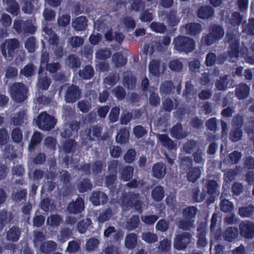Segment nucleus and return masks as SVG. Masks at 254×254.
<instances>
[{
    "mask_svg": "<svg viewBox=\"0 0 254 254\" xmlns=\"http://www.w3.org/2000/svg\"><path fill=\"white\" fill-rule=\"evenodd\" d=\"M112 52L110 49L103 48L98 49L95 53V58L99 60L105 61L111 57Z\"/></svg>",
    "mask_w": 254,
    "mask_h": 254,
    "instance_id": "30",
    "label": "nucleus"
},
{
    "mask_svg": "<svg viewBox=\"0 0 254 254\" xmlns=\"http://www.w3.org/2000/svg\"><path fill=\"white\" fill-rule=\"evenodd\" d=\"M157 138L160 140L162 145L168 149H173L176 147L173 141L167 135V134H160L157 135Z\"/></svg>",
    "mask_w": 254,
    "mask_h": 254,
    "instance_id": "22",
    "label": "nucleus"
},
{
    "mask_svg": "<svg viewBox=\"0 0 254 254\" xmlns=\"http://www.w3.org/2000/svg\"><path fill=\"white\" fill-rule=\"evenodd\" d=\"M185 28L187 34L191 36L199 34L202 30L201 24L196 22H191L186 24Z\"/></svg>",
    "mask_w": 254,
    "mask_h": 254,
    "instance_id": "18",
    "label": "nucleus"
},
{
    "mask_svg": "<svg viewBox=\"0 0 254 254\" xmlns=\"http://www.w3.org/2000/svg\"><path fill=\"white\" fill-rule=\"evenodd\" d=\"M226 42L229 44L228 54L231 58H238L240 56H247L248 49L245 46L240 48V40L236 34L228 32L225 37Z\"/></svg>",
    "mask_w": 254,
    "mask_h": 254,
    "instance_id": "1",
    "label": "nucleus"
},
{
    "mask_svg": "<svg viewBox=\"0 0 254 254\" xmlns=\"http://www.w3.org/2000/svg\"><path fill=\"white\" fill-rule=\"evenodd\" d=\"M197 209L194 206H189L183 211L182 214L185 218L193 220L196 214Z\"/></svg>",
    "mask_w": 254,
    "mask_h": 254,
    "instance_id": "48",
    "label": "nucleus"
},
{
    "mask_svg": "<svg viewBox=\"0 0 254 254\" xmlns=\"http://www.w3.org/2000/svg\"><path fill=\"white\" fill-rule=\"evenodd\" d=\"M238 235V229L231 227L228 228L223 234V237L226 241L232 242L237 237Z\"/></svg>",
    "mask_w": 254,
    "mask_h": 254,
    "instance_id": "32",
    "label": "nucleus"
},
{
    "mask_svg": "<svg viewBox=\"0 0 254 254\" xmlns=\"http://www.w3.org/2000/svg\"><path fill=\"white\" fill-rule=\"evenodd\" d=\"M136 78L132 75H127L124 77V83L127 89H132L135 86Z\"/></svg>",
    "mask_w": 254,
    "mask_h": 254,
    "instance_id": "58",
    "label": "nucleus"
},
{
    "mask_svg": "<svg viewBox=\"0 0 254 254\" xmlns=\"http://www.w3.org/2000/svg\"><path fill=\"white\" fill-rule=\"evenodd\" d=\"M198 147V143L196 140L190 139L183 144V148L187 154H191L195 148Z\"/></svg>",
    "mask_w": 254,
    "mask_h": 254,
    "instance_id": "40",
    "label": "nucleus"
},
{
    "mask_svg": "<svg viewBox=\"0 0 254 254\" xmlns=\"http://www.w3.org/2000/svg\"><path fill=\"white\" fill-rule=\"evenodd\" d=\"M194 162L197 164H203L205 161V154L202 150L197 147L192 154Z\"/></svg>",
    "mask_w": 254,
    "mask_h": 254,
    "instance_id": "42",
    "label": "nucleus"
},
{
    "mask_svg": "<svg viewBox=\"0 0 254 254\" xmlns=\"http://www.w3.org/2000/svg\"><path fill=\"white\" fill-rule=\"evenodd\" d=\"M112 62L116 67H120L126 64L127 60L124 58L121 53H116L112 56Z\"/></svg>",
    "mask_w": 254,
    "mask_h": 254,
    "instance_id": "41",
    "label": "nucleus"
},
{
    "mask_svg": "<svg viewBox=\"0 0 254 254\" xmlns=\"http://www.w3.org/2000/svg\"><path fill=\"white\" fill-rule=\"evenodd\" d=\"M166 167L164 164L158 163L154 165L152 167V175L157 179L163 178L166 173Z\"/></svg>",
    "mask_w": 254,
    "mask_h": 254,
    "instance_id": "14",
    "label": "nucleus"
},
{
    "mask_svg": "<svg viewBox=\"0 0 254 254\" xmlns=\"http://www.w3.org/2000/svg\"><path fill=\"white\" fill-rule=\"evenodd\" d=\"M179 229L184 231H190L195 228L194 220L187 219L186 218L180 219L176 223Z\"/></svg>",
    "mask_w": 254,
    "mask_h": 254,
    "instance_id": "19",
    "label": "nucleus"
},
{
    "mask_svg": "<svg viewBox=\"0 0 254 254\" xmlns=\"http://www.w3.org/2000/svg\"><path fill=\"white\" fill-rule=\"evenodd\" d=\"M19 47V42L17 39H7L0 46L1 54L6 60L10 61L13 57L15 50Z\"/></svg>",
    "mask_w": 254,
    "mask_h": 254,
    "instance_id": "4",
    "label": "nucleus"
},
{
    "mask_svg": "<svg viewBox=\"0 0 254 254\" xmlns=\"http://www.w3.org/2000/svg\"><path fill=\"white\" fill-rule=\"evenodd\" d=\"M91 223V221L89 218L82 220L77 224L78 231L80 233H84Z\"/></svg>",
    "mask_w": 254,
    "mask_h": 254,
    "instance_id": "62",
    "label": "nucleus"
},
{
    "mask_svg": "<svg viewBox=\"0 0 254 254\" xmlns=\"http://www.w3.org/2000/svg\"><path fill=\"white\" fill-rule=\"evenodd\" d=\"M133 171L131 166H126L121 173V179L125 181H129L132 177Z\"/></svg>",
    "mask_w": 254,
    "mask_h": 254,
    "instance_id": "57",
    "label": "nucleus"
},
{
    "mask_svg": "<svg viewBox=\"0 0 254 254\" xmlns=\"http://www.w3.org/2000/svg\"><path fill=\"white\" fill-rule=\"evenodd\" d=\"M142 239L148 244H152L158 241V237L157 234L149 231H145L141 234Z\"/></svg>",
    "mask_w": 254,
    "mask_h": 254,
    "instance_id": "38",
    "label": "nucleus"
},
{
    "mask_svg": "<svg viewBox=\"0 0 254 254\" xmlns=\"http://www.w3.org/2000/svg\"><path fill=\"white\" fill-rule=\"evenodd\" d=\"M254 212V206L252 204L248 206L240 207L238 210L239 214L242 217H250Z\"/></svg>",
    "mask_w": 254,
    "mask_h": 254,
    "instance_id": "39",
    "label": "nucleus"
},
{
    "mask_svg": "<svg viewBox=\"0 0 254 254\" xmlns=\"http://www.w3.org/2000/svg\"><path fill=\"white\" fill-rule=\"evenodd\" d=\"M231 80V77L230 75H225L216 80L215 85L218 90L224 91L227 88Z\"/></svg>",
    "mask_w": 254,
    "mask_h": 254,
    "instance_id": "15",
    "label": "nucleus"
},
{
    "mask_svg": "<svg viewBox=\"0 0 254 254\" xmlns=\"http://www.w3.org/2000/svg\"><path fill=\"white\" fill-rule=\"evenodd\" d=\"M152 198L156 201H159L164 196V191L162 186H157L155 187L152 191L151 193Z\"/></svg>",
    "mask_w": 254,
    "mask_h": 254,
    "instance_id": "52",
    "label": "nucleus"
},
{
    "mask_svg": "<svg viewBox=\"0 0 254 254\" xmlns=\"http://www.w3.org/2000/svg\"><path fill=\"white\" fill-rule=\"evenodd\" d=\"M79 77L85 80L91 78L94 75L93 67L90 65L85 66L82 70L78 72Z\"/></svg>",
    "mask_w": 254,
    "mask_h": 254,
    "instance_id": "26",
    "label": "nucleus"
},
{
    "mask_svg": "<svg viewBox=\"0 0 254 254\" xmlns=\"http://www.w3.org/2000/svg\"><path fill=\"white\" fill-rule=\"evenodd\" d=\"M193 160L189 156H183L180 158V166L183 169L192 167Z\"/></svg>",
    "mask_w": 254,
    "mask_h": 254,
    "instance_id": "61",
    "label": "nucleus"
},
{
    "mask_svg": "<svg viewBox=\"0 0 254 254\" xmlns=\"http://www.w3.org/2000/svg\"><path fill=\"white\" fill-rule=\"evenodd\" d=\"M160 61L158 60H153L149 64V71L152 75L158 77L160 75Z\"/></svg>",
    "mask_w": 254,
    "mask_h": 254,
    "instance_id": "33",
    "label": "nucleus"
},
{
    "mask_svg": "<svg viewBox=\"0 0 254 254\" xmlns=\"http://www.w3.org/2000/svg\"><path fill=\"white\" fill-rule=\"evenodd\" d=\"M36 68L32 64L25 65L20 71V74L26 77H30L34 74Z\"/></svg>",
    "mask_w": 254,
    "mask_h": 254,
    "instance_id": "63",
    "label": "nucleus"
},
{
    "mask_svg": "<svg viewBox=\"0 0 254 254\" xmlns=\"http://www.w3.org/2000/svg\"><path fill=\"white\" fill-rule=\"evenodd\" d=\"M137 244V235L134 233H131L126 236L125 245L128 249L135 248Z\"/></svg>",
    "mask_w": 254,
    "mask_h": 254,
    "instance_id": "37",
    "label": "nucleus"
},
{
    "mask_svg": "<svg viewBox=\"0 0 254 254\" xmlns=\"http://www.w3.org/2000/svg\"><path fill=\"white\" fill-rule=\"evenodd\" d=\"M202 170V167L195 166L190 168L187 173V179L189 182L195 183L200 178Z\"/></svg>",
    "mask_w": 254,
    "mask_h": 254,
    "instance_id": "12",
    "label": "nucleus"
},
{
    "mask_svg": "<svg viewBox=\"0 0 254 254\" xmlns=\"http://www.w3.org/2000/svg\"><path fill=\"white\" fill-rule=\"evenodd\" d=\"M108 200V196L100 191H94L90 197V200L95 205L104 204L107 202Z\"/></svg>",
    "mask_w": 254,
    "mask_h": 254,
    "instance_id": "10",
    "label": "nucleus"
},
{
    "mask_svg": "<svg viewBox=\"0 0 254 254\" xmlns=\"http://www.w3.org/2000/svg\"><path fill=\"white\" fill-rule=\"evenodd\" d=\"M57 244L53 241H49L42 243L40 246V250L43 253L50 254L55 251Z\"/></svg>",
    "mask_w": 254,
    "mask_h": 254,
    "instance_id": "24",
    "label": "nucleus"
},
{
    "mask_svg": "<svg viewBox=\"0 0 254 254\" xmlns=\"http://www.w3.org/2000/svg\"><path fill=\"white\" fill-rule=\"evenodd\" d=\"M84 39L78 36H72L67 39V43L72 48H77L83 44Z\"/></svg>",
    "mask_w": 254,
    "mask_h": 254,
    "instance_id": "59",
    "label": "nucleus"
},
{
    "mask_svg": "<svg viewBox=\"0 0 254 254\" xmlns=\"http://www.w3.org/2000/svg\"><path fill=\"white\" fill-rule=\"evenodd\" d=\"M139 218L138 216L134 215L127 220L125 225L126 228L128 230H132L138 227Z\"/></svg>",
    "mask_w": 254,
    "mask_h": 254,
    "instance_id": "49",
    "label": "nucleus"
},
{
    "mask_svg": "<svg viewBox=\"0 0 254 254\" xmlns=\"http://www.w3.org/2000/svg\"><path fill=\"white\" fill-rule=\"evenodd\" d=\"M21 230L18 227H12L7 232L6 239L8 241L16 242L19 238Z\"/></svg>",
    "mask_w": 254,
    "mask_h": 254,
    "instance_id": "27",
    "label": "nucleus"
},
{
    "mask_svg": "<svg viewBox=\"0 0 254 254\" xmlns=\"http://www.w3.org/2000/svg\"><path fill=\"white\" fill-rule=\"evenodd\" d=\"M68 211L71 213L77 214L84 209V202L81 197H78L75 201L70 202L67 206Z\"/></svg>",
    "mask_w": 254,
    "mask_h": 254,
    "instance_id": "9",
    "label": "nucleus"
},
{
    "mask_svg": "<svg viewBox=\"0 0 254 254\" xmlns=\"http://www.w3.org/2000/svg\"><path fill=\"white\" fill-rule=\"evenodd\" d=\"M37 27L34 25L32 20H27L23 23L22 33H34Z\"/></svg>",
    "mask_w": 254,
    "mask_h": 254,
    "instance_id": "50",
    "label": "nucleus"
},
{
    "mask_svg": "<svg viewBox=\"0 0 254 254\" xmlns=\"http://www.w3.org/2000/svg\"><path fill=\"white\" fill-rule=\"evenodd\" d=\"M51 83V79L47 76H41L39 79L37 84V87L42 90H47Z\"/></svg>",
    "mask_w": 254,
    "mask_h": 254,
    "instance_id": "47",
    "label": "nucleus"
},
{
    "mask_svg": "<svg viewBox=\"0 0 254 254\" xmlns=\"http://www.w3.org/2000/svg\"><path fill=\"white\" fill-rule=\"evenodd\" d=\"M62 89L64 90V100L67 103H74L81 97V90L77 86L64 85Z\"/></svg>",
    "mask_w": 254,
    "mask_h": 254,
    "instance_id": "5",
    "label": "nucleus"
},
{
    "mask_svg": "<svg viewBox=\"0 0 254 254\" xmlns=\"http://www.w3.org/2000/svg\"><path fill=\"white\" fill-rule=\"evenodd\" d=\"M3 3L6 4V10L12 15H17L20 7L15 0H2Z\"/></svg>",
    "mask_w": 254,
    "mask_h": 254,
    "instance_id": "16",
    "label": "nucleus"
},
{
    "mask_svg": "<svg viewBox=\"0 0 254 254\" xmlns=\"http://www.w3.org/2000/svg\"><path fill=\"white\" fill-rule=\"evenodd\" d=\"M177 106V101L175 102L169 98H167L162 102L163 109L166 112H171L175 107Z\"/></svg>",
    "mask_w": 254,
    "mask_h": 254,
    "instance_id": "56",
    "label": "nucleus"
},
{
    "mask_svg": "<svg viewBox=\"0 0 254 254\" xmlns=\"http://www.w3.org/2000/svg\"><path fill=\"white\" fill-rule=\"evenodd\" d=\"M129 131L126 128L121 129L116 136V141L120 143H125L128 140Z\"/></svg>",
    "mask_w": 254,
    "mask_h": 254,
    "instance_id": "45",
    "label": "nucleus"
},
{
    "mask_svg": "<svg viewBox=\"0 0 254 254\" xmlns=\"http://www.w3.org/2000/svg\"><path fill=\"white\" fill-rule=\"evenodd\" d=\"M81 242L78 239L68 242L66 251L69 253H76L80 249Z\"/></svg>",
    "mask_w": 254,
    "mask_h": 254,
    "instance_id": "51",
    "label": "nucleus"
},
{
    "mask_svg": "<svg viewBox=\"0 0 254 254\" xmlns=\"http://www.w3.org/2000/svg\"><path fill=\"white\" fill-rule=\"evenodd\" d=\"M242 156V154L240 152H239L237 150L233 151L228 155V158L227 159H224L223 162L220 163V168H222V164H225L227 165H233L237 164L239 163Z\"/></svg>",
    "mask_w": 254,
    "mask_h": 254,
    "instance_id": "11",
    "label": "nucleus"
},
{
    "mask_svg": "<svg viewBox=\"0 0 254 254\" xmlns=\"http://www.w3.org/2000/svg\"><path fill=\"white\" fill-rule=\"evenodd\" d=\"M36 123L41 129L49 130L55 127L56 120L44 112L40 114L37 117Z\"/></svg>",
    "mask_w": 254,
    "mask_h": 254,
    "instance_id": "6",
    "label": "nucleus"
},
{
    "mask_svg": "<svg viewBox=\"0 0 254 254\" xmlns=\"http://www.w3.org/2000/svg\"><path fill=\"white\" fill-rule=\"evenodd\" d=\"M240 233L242 236L247 239L254 237V223L250 221H245L239 225Z\"/></svg>",
    "mask_w": 254,
    "mask_h": 254,
    "instance_id": "8",
    "label": "nucleus"
},
{
    "mask_svg": "<svg viewBox=\"0 0 254 254\" xmlns=\"http://www.w3.org/2000/svg\"><path fill=\"white\" fill-rule=\"evenodd\" d=\"M175 86L171 81H165L160 85L159 90L161 95H168L173 93Z\"/></svg>",
    "mask_w": 254,
    "mask_h": 254,
    "instance_id": "28",
    "label": "nucleus"
},
{
    "mask_svg": "<svg viewBox=\"0 0 254 254\" xmlns=\"http://www.w3.org/2000/svg\"><path fill=\"white\" fill-rule=\"evenodd\" d=\"M63 222L62 217L58 214H53L48 217L47 224L52 227H58Z\"/></svg>",
    "mask_w": 254,
    "mask_h": 254,
    "instance_id": "46",
    "label": "nucleus"
},
{
    "mask_svg": "<svg viewBox=\"0 0 254 254\" xmlns=\"http://www.w3.org/2000/svg\"><path fill=\"white\" fill-rule=\"evenodd\" d=\"M88 20L85 16L76 18L72 23V27L76 31L84 30L87 27Z\"/></svg>",
    "mask_w": 254,
    "mask_h": 254,
    "instance_id": "17",
    "label": "nucleus"
},
{
    "mask_svg": "<svg viewBox=\"0 0 254 254\" xmlns=\"http://www.w3.org/2000/svg\"><path fill=\"white\" fill-rule=\"evenodd\" d=\"M170 132L171 136L178 139L184 138L188 135V133L183 130L182 126L180 124H177L173 126Z\"/></svg>",
    "mask_w": 254,
    "mask_h": 254,
    "instance_id": "13",
    "label": "nucleus"
},
{
    "mask_svg": "<svg viewBox=\"0 0 254 254\" xmlns=\"http://www.w3.org/2000/svg\"><path fill=\"white\" fill-rule=\"evenodd\" d=\"M197 234L198 240L196 245L197 247L203 248L207 244V241L205 237L206 231L204 228H198Z\"/></svg>",
    "mask_w": 254,
    "mask_h": 254,
    "instance_id": "31",
    "label": "nucleus"
},
{
    "mask_svg": "<svg viewBox=\"0 0 254 254\" xmlns=\"http://www.w3.org/2000/svg\"><path fill=\"white\" fill-rule=\"evenodd\" d=\"M249 91V86L245 83H241L236 88L235 94L239 99H244L248 97Z\"/></svg>",
    "mask_w": 254,
    "mask_h": 254,
    "instance_id": "23",
    "label": "nucleus"
},
{
    "mask_svg": "<svg viewBox=\"0 0 254 254\" xmlns=\"http://www.w3.org/2000/svg\"><path fill=\"white\" fill-rule=\"evenodd\" d=\"M242 28L243 32L249 35H254V18L249 19L248 22H244Z\"/></svg>",
    "mask_w": 254,
    "mask_h": 254,
    "instance_id": "34",
    "label": "nucleus"
},
{
    "mask_svg": "<svg viewBox=\"0 0 254 254\" xmlns=\"http://www.w3.org/2000/svg\"><path fill=\"white\" fill-rule=\"evenodd\" d=\"M116 210L115 206H110L103 211L100 214L98 220L99 222L103 223L105 221L109 220L114 215Z\"/></svg>",
    "mask_w": 254,
    "mask_h": 254,
    "instance_id": "25",
    "label": "nucleus"
},
{
    "mask_svg": "<svg viewBox=\"0 0 254 254\" xmlns=\"http://www.w3.org/2000/svg\"><path fill=\"white\" fill-rule=\"evenodd\" d=\"M192 235L189 232H183L178 234L174 239V247L178 250L186 249L190 243Z\"/></svg>",
    "mask_w": 254,
    "mask_h": 254,
    "instance_id": "7",
    "label": "nucleus"
},
{
    "mask_svg": "<svg viewBox=\"0 0 254 254\" xmlns=\"http://www.w3.org/2000/svg\"><path fill=\"white\" fill-rule=\"evenodd\" d=\"M11 121L15 126H20L24 123L26 120V111L22 110L17 113H14L11 115Z\"/></svg>",
    "mask_w": 254,
    "mask_h": 254,
    "instance_id": "21",
    "label": "nucleus"
},
{
    "mask_svg": "<svg viewBox=\"0 0 254 254\" xmlns=\"http://www.w3.org/2000/svg\"><path fill=\"white\" fill-rule=\"evenodd\" d=\"M209 31L217 40L221 39L225 33L222 27L216 24L211 25L209 27Z\"/></svg>",
    "mask_w": 254,
    "mask_h": 254,
    "instance_id": "29",
    "label": "nucleus"
},
{
    "mask_svg": "<svg viewBox=\"0 0 254 254\" xmlns=\"http://www.w3.org/2000/svg\"><path fill=\"white\" fill-rule=\"evenodd\" d=\"M101 129L98 126H93L89 128L87 133V137L90 140H93L101 136Z\"/></svg>",
    "mask_w": 254,
    "mask_h": 254,
    "instance_id": "44",
    "label": "nucleus"
},
{
    "mask_svg": "<svg viewBox=\"0 0 254 254\" xmlns=\"http://www.w3.org/2000/svg\"><path fill=\"white\" fill-rule=\"evenodd\" d=\"M213 8L209 5L201 6L198 9L197 16L201 19H207L211 17L214 13Z\"/></svg>",
    "mask_w": 254,
    "mask_h": 254,
    "instance_id": "20",
    "label": "nucleus"
},
{
    "mask_svg": "<svg viewBox=\"0 0 254 254\" xmlns=\"http://www.w3.org/2000/svg\"><path fill=\"white\" fill-rule=\"evenodd\" d=\"M175 48L180 51L189 53L193 51L195 47L194 41L188 37L178 36L174 40Z\"/></svg>",
    "mask_w": 254,
    "mask_h": 254,
    "instance_id": "3",
    "label": "nucleus"
},
{
    "mask_svg": "<svg viewBox=\"0 0 254 254\" xmlns=\"http://www.w3.org/2000/svg\"><path fill=\"white\" fill-rule=\"evenodd\" d=\"M65 63L71 68H77L81 64L79 58L74 54L68 56L65 61Z\"/></svg>",
    "mask_w": 254,
    "mask_h": 254,
    "instance_id": "35",
    "label": "nucleus"
},
{
    "mask_svg": "<svg viewBox=\"0 0 254 254\" xmlns=\"http://www.w3.org/2000/svg\"><path fill=\"white\" fill-rule=\"evenodd\" d=\"M28 90L23 83L15 82L10 87L11 97L16 102H23L27 98Z\"/></svg>",
    "mask_w": 254,
    "mask_h": 254,
    "instance_id": "2",
    "label": "nucleus"
},
{
    "mask_svg": "<svg viewBox=\"0 0 254 254\" xmlns=\"http://www.w3.org/2000/svg\"><path fill=\"white\" fill-rule=\"evenodd\" d=\"M76 143L73 139L66 140L63 145V149L65 153H70L75 150Z\"/></svg>",
    "mask_w": 254,
    "mask_h": 254,
    "instance_id": "64",
    "label": "nucleus"
},
{
    "mask_svg": "<svg viewBox=\"0 0 254 254\" xmlns=\"http://www.w3.org/2000/svg\"><path fill=\"white\" fill-rule=\"evenodd\" d=\"M12 218L10 213L5 210L0 211V231L2 230L4 225L9 222Z\"/></svg>",
    "mask_w": 254,
    "mask_h": 254,
    "instance_id": "53",
    "label": "nucleus"
},
{
    "mask_svg": "<svg viewBox=\"0 0 254 254\" xmlns=\"http://www.w3.org/2000/svg\"><path fill=\"white\" fill-rule=\"evenodd\" d=\"M72 235L71 230L68 228L64 227L61 229L60 234L58 235V240L61 242H64Z\"/></svg>",
    "mask_w": 254,
    "mask_h": 254,
    "instance_id": "54",
    "label": "nucleus"
},
{
    "mask_svg": "<svg viewBox=\"0 0 254 254\" xmlns=\"http://www.w3.org/2000/svg\"><path fill=\"white\" fill-rule=\"evenodd\" d=\"M242 19V16L241 15L240 13L236 11L231 13V15L229 17V22L231 25L235 26L240 24Z\"/></svg>",
    "mask_w": 254,
    "mask_h": 254,
    "instance_id": "60",
    "label": "nucleus"
},
{
    "mask_svg": "<svg viewBox=\"0 0 254 254\" xmlns=\"http://www.w3.org/2000/svg\"><path fill=\"white\" fill-rule=\"evenodd\" d=\"M142 199L138 194H131L130 196V202L134 208L141 212Z\"/></svg>",
    "mask_w": 254,
    "mask_h": 254,
    "instance_id": "36",
    "label": "nucleus"
},
{
    "mask_svg": "<svg viewBox=\"0 0 254 254\" xmlns=\"http://www.w3.org/2000/svg\"><path fill=\"white\" fill-rule=\"evenodd\" d=\"M168 66L171 70L176 72L181 71L183 68V64L182 62L178 59H174L170 61Z\"/></svg>",
    "mask_w": 254,
    "mask_h": 254,
    "instance_id": "55",
    "label": "nucleus"
},
{
    "mask_svg": "<svg viewBox=\"0 0 254 254\" xmlns=\"http://www.w3.org/2000/svg\"><path fill=\"white\" fill-rule=\"evenodd\" d=\"M148 101L149 104L153 107H157L160 104V98L153 89L149 91Z\"/></svg>",
    "mask_w": 254,
    "mask_h": 254,
    "instance_id": "43",
    "label": "nucleus"
}]
</instances>
